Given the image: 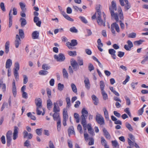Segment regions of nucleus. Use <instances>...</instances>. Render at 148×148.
<instances>
[{"mask_svg": "<svg viewBox=\"0 0 148 148\" xmlns=\"http://www.w3.org/2000/svg\"><path fill=\"white\" fill-rule=\"evenodd\" d=\"M101 41L100 38L98 39L97 42L98 45L97 46L98 49L100 51H102L103 50V49L101 48L103 46V44L101 42Z\"/></svg>", "mask_w": 148, "mask_h": 148, "instance_id": "nucleus-21", "label": "nucleus"}, {"mask_svg": "<svg viewBox=\"0 0 148 148\" xmlns=\"http://www.w3.org/2000/svg\"><path fill=\"white\" fill-rule=\"evenodd\" d=\"M96 120L98 123L100 125L104 124V120L103 117L100 114L97 113L96 115Z\"/></svg>", "mask_w": 148, "mask_h": 148, "instance_id": "nucleus-6", "label": "nucleus"}, {"mask_svg": "<svg viewBox=\"0 0 148 148\" xmlns=\"http://www.w3.org/2000/svg\"><path fill=\"white\" fill-rule=\"evenodd\" d=\"M125 99L126 101V104L127 105H130L131 103L130 100V99L127 96L125 97Z\"/></svg>", "mask_w": 148, "mask_h": 148, "instance_id": "nucleus-62", "label": "nucleus"}, {"mask_svg": "<svg viewBox=\"0 0 148 148\" xmlns=\"http://www.w3.org/2000/svg\"><path fill=\"white\" fill-rule=\"evenodd\" d=\"M54 106L53 108V111L54 112H57L60 111V109L57 103H54Z\"/></svg>", "mask_w": 148, "mask_h": 148, "instance_id": "nucleus-20", "label": "nucleus"}, {"mask_svg": "<svg viewBox=\"0 0 148 148\" xmlns=\"http://www.w3.org/2000/svg\"><path fill=\"white\" fill-rule=\"evenodd\" d=\"M39 33L37 31H35L33 32L32 34V37L33 39H35L38 38Z\"/></svg>", "mask_w": 148, "mask_h": 148, "instance_id": "nucleus-15", "label": "nucleus"}, {"mask_svg": "<svg viewBox=\"0 0 148 148\" xmlns=\"http://www.w3.org/2000/svg\"><path fill=\"white\" fill-rule=\"evenodd\" d=\"M71 64L75 71H76L79 68V66L77 62L73 59L71 60Z\"/></svg>", "mask_w": 148, "mask_h": 148, "instance_id": "nucleus-8", "label": "nucleus"}, {"mask_svg": "<svg viewBox=\"0 0 148 148\" xmlns=\"http://www.w3.org/2000/svg\"><path fill=\"white\" fill-rule=\"evenodd\" d=\"M74 117L76 120V122L78 123L79 122V114L77 113H75L74 114Z\"/></svg>", "mask_w": 148, "mask_h": 148, "instance_id": "nucleus-36", "label": "nucleus"}, {"mask_svg": "<svg viewBox=\"0 0 148 148\" xmlns=\"http://www.w3.org/2000/svg\"><path fill=\"white\" fill-rule=\"evenodd\" d=\"M12 134V132L11 130L8 131L6 134V138L7 140V145L9 147L11 144L12 141L11 136Z\"/></svg>", "mask_w": 148, "mask_h": 148, "instance_id": "nucleus-5", "label": "nucleus"}, {"mask_svg": "<svg viewBox=\"0 0 148 148\" xmlns=\"http://www.w3.org/2000/svg\"><path fill=\"white\" fill-rule=\"evenodd\" d=\"M54 58L58 62H62L65 60V57L63 53H60L57 55H55L54 56Z\"/></svg>", "mask_w": 148, "mask_h": 148, "instance_id": "nucleus-7", "label": "nucleus"}, {"mask_svg": "<svg viewBox=\"0 0 148 148\" xmlns=\"http://www.w3.org/2000/svg\"><path fill=\"white\" fill-rule=\"evenodd\" d=\"M112 146L115 147H117L118 148L119 147V145L116 141L115 140H112Z\"/></svg>", "mask_w": 148, "mask_h": 148, "instance_id": "nucleus-41", "label": "nucleus"}, {"mask_svg": "<svg viewBox=\"0 0 148 148\" xmlns=\"http://www.w3.org/2000/svg\"><path fill=\"white\" fill-rule=\"evenodd\" d=\"M52 105V103L51 100L49 99L47 101V107L49 110L51 108V106Z\"/></svg>", "mask_w": 148, "mask_h": 148, "instance_id": "nucleus-30", "label": "nucleus"}, {"mask_svg": "<svg viewBox=\"0 0 148 148\" xmlns=\"http://www.w3.org/2000/svg\"><path fill=\"white\" fill-rule=\"evenodd\" d=\"M64 17L68 20L73 22V20L68 15L66 14V16H65Z\"/></svg>", "mask_w": 148, "mask_h": 148, "instance_id": "nucleus-60", "label": "nucleus"}, {"mask_svg": "<svg viewBox=\"0 0 148 148\" xmlns=\"http://www.w3.org/2000/svg\"><path fill=\"white\" fill-rule=\"evenodd\" d=\"M101 7V5H97L96 8V13H97V15H101V13L100 10Z\"/></svg>", "mask_w": 148, "mask_h": 148, "instance_id": "nucleus-28", "label": "nucleus"}, {"mask_svg": "<svg viewBox=\"0 0 148 148\" xmlns=\"http://www.w3.org/2000/svg\"><path fill=\"white\" fill-rule=\"evenodd\" d=\"M42 128L37 129L36 130V134L38 136H41L42 134Z\"/></svg>", "mask_w": 148, "mask_h": 148, "instance_id": "nucleus-38", "label": "nucleus"}, {"mask_svg": "<svg viewBox=\"0 0 148 148\" xmlns=\"http://www.w3.org/2000/svg\"><path fill=\"white\" fill-rule=\"evenodd\" d=\"M68 133L69 136H70V134H75L74 129L73 126H71L68 129Z\"/></svg>", "mask_w": 148, "mask_h": 148, "instance_id": "nucleus-32", "label": "nucleus"}, {"mask_svg": "<svg viewBox=\"0 0 148 148\" xmlns=\"http://www.w3.org/2000/svg\"><path fill=\"white\" fill-rule=\"evenodd\" d=\"M30 141L28 140H27L25 141V142L24 143V146L27 147L30 146Z\"/></svg>", "mask_w": 148, "mask_h": 148, "instance_id": "nucleus-59", "label": "nucleus"}, {"mask_svg": "<svg viewBox=\"0 0 148 148\" xmlns=\"http://www.w3.org/2000/svg\"><path fill=\"white\" fill-rule=\"evenodd\" d=\"M5 52L8 54L9 51L10 42L7 41L5 44Z\"/></svg>", "mask_w": 148, "mask_h": 148, "instance_id": "nucleus-18", "label": "nucleus"}, {"mask_svg": "<svg viewBox=\"0 0 148 148\" xmlns=\"http://www.w3.org/2000/svg\"><path fill=\"white\" fill-rule=\"evenodd\" d=\"M50 68V66H48L47 64H44L42 65V68L43 70H47L49 69Z\"/></svg>", "mask_w": 148, "mask_h": 148, "instance_id": "nucleus-42", "label": "nucleus"}, {"mask_svg": "<svg viewBox=\"0 0 148 148\" xmlns=\"http://www.w3.org/2000/svg\"><path fill=\"white\" fill-rule=\"evenodd\" d=\"M91 97L93 101H94V104L95 105H97L98 103V102L99 101L98 98L94 95H93Z\"/></svg>", "mask_w": 148, "mask_h": 148, "instance_id": "nucleus-24", "label": "nucleus"}, {"mask_svg": "<svg viewBox=\"0 0 148 148\" xmlns=\"http://www.w3.org/2000/svg\"><path fill=\"white\" fill-rule=\"evenodd\" d=\"M71 46H74L77 44V41L76 40H72L71 41Z\"/></svg>", "mask_w": 148, "mask_h": 148, "instance_id": "nucleus-44", "label": "nucleus"}, {"mask_svg": "<svg viewBox=\"0 0 148 148\" xmlns=\"http://www.w3.org/2000/svg\"><path fill=\"white\" fill-rule=\"evenodd\" d=\"M12 64V62L10 59H8L6 62L5 68L6 69H10V68Z\"/></svg>", "mask_w": 148, "mask_h": 148, "instance_id": "nucleus-17", "label": "nucleus"}, {"mask_svg": "<svg viewBox=\"0 0 148 148\" xmlns=\"http://www.w3.org/2000/svg\"><path fill=\"white\" fill-rule=\"evenodd\" d=\"M84 82L86 88L89 89L90 88V84L88 79V78L85 79L84 81Z\"/></svg>", "mask_w": 148, "mask_h": 148, "instance_id": "nucleus-23", "label": "nucleus"}, {"mask_svg": "<svg viewBox=\"0 0 148 148\" xmlns=\"http://www.w3.org/2000/svg\"><path fill=\"white\" fill-rule=\"evenodd\" d=\"M23 83L24 84H26L28 82V77L26 75H23Z\"/></svg>", "mask_w": 148, "mask_h": 148, "instance_id": "nucleus-53", "label": "nucleus"}, {"mask_svg": "<svg viewBox=\"0 0 148 148\" xmlns=\"http://www.w3.org/2000/svg\"><path fill=\"white\" fill-rule=\"evenodd\" d=\"M77 129L79 133L82 134L83 133V131L81 125L80 124H79L77 127Z\"/></svg>", "mask_w": 148, "mask_h": 148, "instance_id": "nucleus-57", "label": "nucleus"}, {"mask_svg": "<svg viewBox=\"0 0 148 148\" xmlns=\"http://www.w3.org/2000/svg\"><path fill=\"white\" fill-rule=\"evenodd\" d=\"M87 128L88 131L90 135L91 134L92 136L94 135V131L91 127V124L90 123H88L87 125Z\"/></svg>", "mask_w": 148, "mask_h": 148, "instance_id": "nucleus-13", "label": "nucleus"}, {"mask_svg": "<svg viewBox=\"0 0 148 148\" xmlns=\"http://www.w3.org/2000/svg\"><path fill=\"white\" fill-rule=\"evenodd\" d=\"M53 116L54 120H60V117L59 114L57 112H54L53 115Z\"/></svg>", "mask_w": 148, "mask_h": 148, "instance_id": "nucleus-22", "label": "nucleus"}, {"mask_svg": "<svg viewBox=\"0 0 148 148\" xmlns=\"http://www.w3.org/2000/svg\"><path fill=\"white\" fill-rule=\"evenodd\" d=\"M64 88V85L60 83H59L58 86V89L60 91H62Z\"/></svg>", "mask_w": 148, "mask_h": 148, "instance_id": "nucleus-39", "label": "nucleus"}, {"mask_svg": "<svg viewBox=\"0 0 148 148\" xmlns=\"http://www.w3.org/2000/svg\"><path fill=\"white\" fill-rule=\"evenodd\" d=\"M103 111L105 118L106 119H109L108 112L106 108H103Z\"/></svg>", "mask_w": 148, "mask_h": 148, "instance_id": "nucleus-33", "label": "nucleus"}, {"mask_svg": "<svg viewBox=\"0 0 148 148\" xmlns=\"http://www.w3.org/2000/svg\"><path fill=\"white\" fill-rule=\"evenodd\" d=\"M63 119L67 120L68 118V115L67 113V111L65 109H64L63 110Z\"/></svg>", "mask_w": 148, "mask_h": 148, "instance_id": "nucleus-26", "label": "nucleus"}, {"mask_svg": "<svg viewBox=\"0 0 148 148\" xmlns=\"http://www.w3.org/2000/svg\"><path fill=\"white\" fill-rule=\"evenodd\" d=\"M97 22L99 25L100 26L103 25V26H105V20L103 21L102 20L101 15H97Z\"/></svg>", "mask_w": 148, "mask_h": 148, "instance_id": "nucleus-9", "label": "nucleus"}, {"mask_svg": "<svg viewBox=\"0 0 148 148\" xmlns=\"http://www.w3.org/2000/svg\"><path fill=\"white\" fill-rule=\"evenodd\" d=\"M136 36V34L134 32H132L130 34L128 35V37L130 38H135Z\"/></svg>", "mask_w": 148, "mask_h": 148, "instance_id": "nucleus-52", "label": "nucleus"}, {"mask_svg": "<svg viewBox=\"0 0 148 148\" xmlns=\"http://www.w3.org/2000/svg\"><path fill=\"white\" fill-rule=\"evenodd\" d=\"M21 38L18 34H16V36L15 40L14 41V45L16 48H18L19 45L21 44Z\"/></svg>", "mask_w": 148, "mask_h": 148, "instance_id": "nucleus-10", "label": "nucleus"}, {"mask_svg": "<svg viewBox=\"0 0 148 148\" xmlns=\"http://www.w3.org/2000/svg\"><path fill=\"white\" fill-rule=\"evenodd\" d=\"M71 86L73 91L74 92L76 93L77 92V89L75 85L73 83H72Z\"/></svg>", "mask_w": 148, "mask_h": 148, "instance_id": "nucleus-37", "label": "nucleus"}, {"mask_svg": "<svg viewBox=\"0 0 148 148\" xmlns=\"http://www.w3.org/2000/svg\"><path fill=\"white\" fill-rule=\"evenodd\" d=\"M18 130L19 128L18 127L16 126L14 127L13 136V140H16L18 137Z\"/></svg>", "mask_w": 148, "mask_h": 148, "instance_id": "nucleus-11", "label": "nucleus"}, {"mask_svg": "<svg viewBox=\"0 0 148 148\" xmlns=\"http://www.w3.org/2000/svg\"><path fill=\"white\" fill-rule=\"evenodd\" d=\"M125 126L128 129V130L131 132H132L133 129L131 125L130 124L128 123H125Z\"/></svg>", "mask_w": 148, "mask_h": 148, "instance_id": "nucleus-31", "label": "nucleus"}, {"mask_svg": "<svg viewBox=\"0 0 148 148\" xmlns=\"http://www.w3.org/2000/svg\"><path fill=\"white\" fill-rule=\"evenodd\" d=\"M73 8L75 11L77 12L79 10L80 12L82 11V9L81 8H79L78 7L75 5H73Z\"/></svg>", "mask_w": 148, "mask_h": 148, "instance_id": "nucleus-54", "label": "nucleus"}, {"mask_svg": "<svg viewBox=\"0 0 148 148\" xmlns=\"http://www.w3.org/2000/svg\"><path fill=\"white\" fill-rule=\"evenodd\" d=\"M89 139L90 141L88 143V145H93L94 141V139L92 137H90Z\"/></svg>", "mask_w": 148, "mask_h": 148, "instance_id": "nucleus-50", "label": "nucleus"}, {"mask_svg": "<svg viewBox=\"0 0 148 148\" xmlns=\"http://www.w3.org/2000/svg\"><path fill=\"white\" fill-rule=\"evenodd\" d=\"M19 5L22 10V12H25L26 10V8H25V4L23 3L20 2L19 3Z\"/></svg>", "mask_w": 148, "mask_h": 148, "instance_id": "nucleus-25", "label": "nucleus"}, {"mask_svg": "<svg viewBox=\"0 0 148 148\" xmlns=\"http://www.w3.org/2000/svg\"><path fill=\"white\" fill-rule=\"evenodd\" d=\"M88 69L90 72L94 69V67L93 65L91 63H90L88 64Z\"/></svg>", "mask_w": 148, "mask_h": 148, "instance_id": "nucleus-47", "label": "nucleus"}, {"mask_svg": "<svg viewBox=\"0 0 148 148\" xmlns=\"http://www.w3.org/2000/svg\"><path fill=\"white\" fill-rule=\"evenodd\" d=\"M122 6H124L125 11H126L131 8V5L128 0H119Z\"/></svg>", "mask_w": 148, "mask_h": 148, "instance_id": "nucleus-3", "label": "nucleus"}, {"mask_svg": "<svg viewBox=\"0 0 148 148\" xmlns=\"http://www.w3.org/2000/svg\"><path fill=\"white\" fill-rule=\"evenodd\" d=\"M61 125L60 120L58 121L57 123V129L58 132H59L61 130Z\"/></svg>", "mask_w": 148, "mask_h": 148, "instance_id": "nucleus-46", "label": "nucleus"}, {"mask_svg": "<svg viewBox=\"0 0 148 148\" xmlns=\"http://www.w3.org/2000/svg\"><path fill=\"white\" fill-rule=\"evenodd\" d=\"M19 21L21 22V27H23L27 23L26 20L24 18H21Z\"/></svg>", "mask_w": 148, "mask_h": 148, "instance_id": "nucleus-19", "label": "nucleus"}, {"mask_svg": "<svg viewBox=\"0 0 148 148\" xmlns=\"http://www.w3.org/2000/svg\"><path fill=\"white\" fill-rule=\"evenodd\" d=\"M82 115L81 116V123L82 125H86V120L85 117H87L88 114V111L86 110L85 109L83 108L82 111Z\"/></svg>", "mask_w": 148, "mask_h": 148, "instance_id": "nucleus-2", "label": "nucleus"}, {"mask_svg": "<svg viewBox=\"0 0 148 148\" xmlns=\"http://www.w3.org/2000/svg\"><path fill=\"white\" fill-rule=\"evenodd\" d=\"M68 54L69 55L71 56H75L77 55L76 51H68Z\"/></svg>", "mask_w": 148, "mask_h": 148, "instance_id": "nucleus-34", "label": "nucleus"}, {"mask_svg": "<svg viewBox=\"0 0 148 148\" xmlns=\"http://www.w3.org/2000/svg\"><path fill=\"white\" fill-rule=\"evenodd\" d=\"M112 25L113 26V27L115 28L116 30V31L118 32H119L120 31V29L119 27V26L116 23H113Z\"/></svg>", "mask_w": 148, "mask_h": 148, "instance_id": "nucleus-27", "label": "nucleus"}, {"mask_svg": "<svg viewBox=\"0 0 148 148\" xmlns=\"http://www.w3.org/2000/svg\"><path fill=\"white\" fill-rule=\"evenodd\" d=\"M62 72L64 77L68 78V73L65 69H63Z\"/></svg>", "mask_w": 148, "mask_h": 148, "instance_id": "nucleus-45", "label": "nucleus"}, {"mask_svg": "<svg viewBox=\"0 0 148 148\" xmlns=\"http://www.w3.org/2000/svg\"><path fill=\"white\" fill-rule=\"evenodd\" d=\"M12 12V10L11 9L9 12V27H10L12 25V16L11 13Z\"/></svg>", "mask_w": 148, "mask_h": 148, "instance_id": "nucleus-16", "label": "nucleus"}, {"mask_svg": "<svg viewBox=\"0 0 148 148\" xmlns=\"http://www.w3.org/2000/svg\"><path fill=\"white\" fill-rule=\"evenodd\" d=\"M109 53L111 55L115 54L116 51L113 49H110L108 50Z\"/></svg>", "mask_w": 148, "mask_h": 148, "instance_id": "nucleus-61", "label": "nucleus"}, {"mask_svg": "<svg viewBox=\"0 0 148 148\" xmlns=\"http://www.w3.org/2000/svg\"><path fill=\"white\" fill-rule=\"evenodd\" d=\"M14 66V74L16 80L18 81L19 79L18 73V71L19 69V65L18 62H15Z\"/></svg>", "mask_w": 148, "mask_h": 148, "instance_id": "nucleus-4", "label": "nucleus"}, {"mask_svg": "<svg viewBox=\"0 0 148 148\" xmlns=\"http://www.w3.org/2000/svg\"><path fill=\"white\" fill-rule=\"evenodd\" d=\"M118 56L120 58H121L123 57L125 53L124 52H123L121 51H119L118 52Z\"/></svg>", "mask_w": 148, "mask_h": 148, "instance_id": "nucleus-64", "label": "nucleus"}, {"mask_svg": "<svg viewBox=\"0 0 148 148\" xmlns=\"http://www.w3.org/2000/svg\"><path fill=\"white\" fill-rule=\"evenodd\" d=\"M101 93L103 97V99L104 100H106L108 99L107 95L104 90L102 91Z\"/></svg>", "mask_w": 148, "mask_h": 148, "instance_id": "nucleus-40", "label": "nucleus"}, {"mask_svg": "<svg viewBox=\"0 0 148 148\" xmlns=\"http://www.w3.org/2000/svg\"><path fill=\"white\" fill-rule=\"evenodd\" d=\"M148 60V52H147V54L145 55L144 59L141 61V63L143 64L145 62Z\"/></svg>", "mask_w": 148, "mask_h": 148, "instance_id": "nucleus-48", "label": "nucleus"}, {"mask_svg": "<svg viewBox=\"0 0 148 148\" xmlns=\"http://www.w3.org/2000/svg\"><path fill=\"white\" fill-rule=\"evenodd\" d=\"M109 10L112 18L115 19L116 22H118L119 21L121 28L123 29L124 28L125 25L121 20H123L124 16L121 8H120L118 9L119 14L117 12L115 13L114 11L117 10L116 4L114 1H112L111 2V6L109 7Z\"/></svg>", "mask_w": 148, "mask_h": 148, "instance_id": "nucleus-1", "label": "nucleus"}, {"mask_svg": "<svg viewBox=\"0 0 148 148\" xmlns=\"http://www.w3.org/2000/svg\"><path fill=\"white\" fill-rule=\"evenodd\" d=\"M144 41L141 40L136 41L134 42V44L135 45H139L141 44Z\"/></svg>", "mask_w": 148, "mask_h": 148, "instance_id": "nucleus-49", "label": "nucleus"}, {"mask_svg": "<svg viewBox=\"0 0 148 148\" xmlns=\"http://www.w3.org/2000/svg\"><path fill=\"white\" fill-rule=\"evenodd\" d=\"M79 18L83 23L85 24H86L88 23L87 20L84 17L80 16L79 17Z\"/></svg>", "mask_w": 148, "mask_h": 148, "instance_id": "nucleus-43", "label": "nucleus"}, {"mask_svg": "<svg viewBox=\"0 0 148 148\" xmlns=\"http://www.w3.org/2000/svg\"><path fill=\"white\" fill-rule=\"evenodd\" d=\"M128 143L129 145L130 146H132L134 145V142L133 141H132L129 138L128 139Z\"/></svg>", "mask_w": 148, "mask_h": 148, "instance_id": "nucleus-63", "label": "nucleus"}, {"mask_svg": "<svg viewBox=\"0 0 148 148\" xmlns=\"http://www.w3.org/2000/svg\"><path fill=\"white\" fill-rule=\"evenodd\" d=\"M48 73L47 71L45 70H41L39 73V74L42 75H45Z\"/></svg>", "mask_w": 148, "mask_h": 148, "instance_id": "nucleus-51", "label": "nucleus"}, {"mask_svg": "<svg viewBox=\"0 0 148 148\" xmlns=\"http://www.w3.org/2000/svg\"><path fill=\"white\" fill-rule=\"evenodd\" d=\"M101 142L103 145H104L107 144L106 140L104 139L103 137H101Z\"/></svg>", "mask_w": 148, "mask_h": 148, "instance_id": "nucleus-56", "label": "nucleus"}, {"mask_svg": "<svg viewBox=\"0 0 148 148\" xmlns=\"http://www.w3.org/2000/svg\"><path fill=\"white\" fill-rule=\"evenodd\" d=\"M99 84L100 88L101 91H104L105 85L103 81L102 80L100 82Z\"/></svg>", "mask_w": 148, "mask_h": 148, "instance_id": "nucleus-29", "label": "nucleus"}, {"mask_svg": "<svg viewBox=\"0 0 148 148\" xmlns=\"http://www.w3.org/2000/svg\"><path fill=\"white\" fill-rule=\"evenodd\" d=\"M19 36H20L21 38H24V33L22 29H19Z\"/></svg>", "mask_w": 148, "mask_h": 148, "instance_id": "nucleus-35", "label": "nucleus"}, {"mask_svg": "<svg viewBox=\"0 0 148 148\" xmlns=\"http://www.w3.org/2000/svg\"><path fill=\"white\" fill-rule=\"evenodd\" d=\"M0 6L1 8L3 11L5 12V11L6 10L5 8L4 4L3 3L1 2V3Z\"/></svg>", "mask_w": 148, "mask_h": 148, "instance_id": "nucleus-58", "label": "nucleus"}, {"mask_svg": "<svg viewBox=\"0 0 148 148\" xmlns=\"http://www.w3.org/2000/svg\"><path fill=\"white\" fill-rule=\"evenodd\" d=\"M39 18L38 16H35L34 18V21L36 23V25L38 27H40L41 25V21H39Z\"/></svg>", "mask_w": 148, "mask_h": 148, "instance_id": "nucleus-14", "label": "nucleus"}, {"mask_svg": "<svg viewBox=\"0 0 148 148\" xmlns=\"http://www.w3.org/2000/svg\"><path fill=\"white\" fill-rule=\"evenodd\" d=\"M35 103L36 106V108H41L42 107V101L40 98H36L35 99Z\"/></svg>", "mask_w": 148, "mask_h": 148, "instance_id": "nucleus-12", "label": "nucleus"}, {"mask_svg": "<svg viewBox=\"0 0 148 148\" xmlns=\"http://www.w3.org/2000/svg\"><path fill=\"white\" fill-rule=\"evenodd\" d=\"M70 31L72 33H76L78 32L77 30L74 27L70 28Z\"/></svg>", "mask_w": 148, "mask_h": 148, "instance_id": "nucleus-55", "label": "nucleus"}]
</instances>
